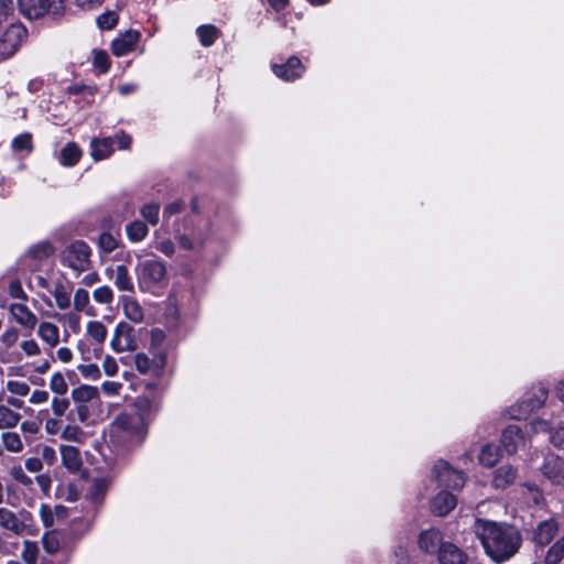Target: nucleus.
<instances>
[{
  "label": "nucleus",
  "instance_id": "4468645a",
  "mask_svg": "<svg viewBox=\"0 0 564 564\" xmlns=\"http://www.w3.org/2000/svg\"><path fill=\"white\" fill-rule=\"evenodd\" d=\"M523 442L524 435L519 426L511 424L503 429L501 433L500 443L503 451L507 454H516L519 445L522 444Z\"/></svg>",
  "mask_w": 564,
  "mask_h": 564
},
{
  "label": "nucleus",
  "instance_id": "6e6d98bb",
  "mask_svg": "<svg viewBox=\"0 0 564 564\" xmlns=\"http://www.w3.org/2000/svg\"><path fill=\"white\" fill-rule=\"evenodd\" d=\"M40 517L45 528H52L54 524V511L47 503H42L40 507Z\"/></svg>",
  "mask_w": 564,
  "mask_h": 564
},
{
  "label": "nucleus",
  "instance_id": "b1692460",
  "mask_svg": "<svg viewBox=\"0 0 564 564\" xmlns=\"http://www.w3.org/2000/svg\"><path fill=\"white\" fill-rule=\"evenodd\" d=\"M83 151L77 143L70 141L61 150L59 162L64 166H74L80 160Z\"/></svg>",
  "mask_w": 564,
  "mask_h": 564
},
{
  "label": "nucleus",
  "instance_id": "bb28decb",
  "mask_svg": "<svg viewBox=\"0 0 564 564\" xmlns=\"http://www.w3.org/2000/svg\"><path fill=\"white\" fill-rule=\"evenodd\" d=\"M149 232L147 223L142 220H133L126 226V234L131 242L142 241Z\"/></svg>",
  "mask_w": 564,
  "mask_h": 564
},
{
  "label": "nucleus",
  "instance_id": "e2e57ef3",
  "mask_svg": "<svg viewBox=\"0 0 564 564\" xmlns=\"http://www.w3.org/2000/svg\"><path fill=\"white\" fill-rule=\"evenodd\" d=\"M11 476H12V478H13L15 481H18V482H20V484H22V485H24V486H29V485H31V484H32L31 478H30L29 476H26V475H25V473H24V470L22 469V467H21V466H15V467H13V468L11 469Z\"/></svg>",
  "mask_w": 564,
  "mask_h": 564
},
{
  "label": "nucleus",
  "instance_id": "052dcab7",
  "mask_svg": "<svg viewBox=\"0 0 564 564\" xmlns=\"http://www.w3.org/2000/svg\"><path fill=\"white\" fill-rule=\"evenodd\" d=\"M45 431L47 434H51V435H56L57 433L62 432L61 417L54 416L51 419H46Z\"/></svg>",
  "mask_w": 564,
  "mask_h": 564
},
{
  "label": "nucleus",
  "instance_id": "680f3d73",
  "mask_svg": "<svg viewBox=\"0 0 564 564\" xmlns=\"http://www.w3.org/2000/svg\"><path fill=\"white\" fill-rule=\"evenodd\" d=\"M76 7L85 11H93L102 6L105 0H74Z\"/></svg>",
  "mask_w": 564,
  "mask_h": 564
},
{
  "label": "nucleus",
  "instance_id": "cd10ccee",
  "mask_svg": "<svg viewBox=\"0 0 564 564\" xmlns=\"http://www.w3.org/2000/svg\"><path fill=\"white\" fill-rule=\"evenodd\" d=\"M99 395L98 389L93 386L82 384L72 390V398L76 403L87 404Z\"/></svg>",
  "mask_w": 564,
  "mask_h": 564
},
{
  "label": "nucleus",
  "instance_id": "338daca9",
  "mask_svg": "<svg viewBox=\"0 0 564 564\" xmlns=\"http://www.w3.org/2000/svg\"><path fill=\"white\" fill-rule=\"evenodd\" d=\"M104 371L107 376L112 377L118 372V365L113 357L106 356L102 362Z\"/></svg>",
  "mask_w": 564,
  "mask_h": 564
},
{
  "label": "nucleus",
  "instance_id": "5fc2aeb1",
  "mask_svg": "<svg viewBox=\"0 0 564 564\" xmlns=\"http://www.w3.org/2000/svg\"><path fill=\"white\" fill-rule=\"evenodd\" d=\"M7 389L15 395L25 397L30 392V387L28 383L22 381L10 380L7 383Z\"/></svg>",
  "mask_w": 564,
  "mask_h": 564
},
{
  "label": "nucleus",
  "instance_id": "9d476101",
  "mask_svg": "<svg viewBox=\"0 0 564 564\" xmlns=\"http://www.w3.org/2000/svg\"><path fill=\"white\" fill-rule=\"evenodd\" d=\"M444 543L443 533L436 528L423 530L417 538L420 550L429 555H436Z\"/></svg>",
  "mask_w": 564,
  "mask_h": 564
},
{
  "label": "nucleus",
  "instance_id": "09e8293b",
  "mask_svg": "<svg viewBox=\"0 0 564 564\" xmlns=\"http://www.w3.org/2000/svg\"><path fill=\"white\" fill-rule=\"evenodd\" d=\"M93 296L97 303L109 304L113 300V292L108 285H102L94 291Z\"/></svg>",
  "mask_w": 564,
  "mask_h": 564
},
{
  "label": "nucleus",
  "instance_id": "37998d69",
  "mask_svg": "<svg viewBox=\"0 0 564 564\" xmlns=\"http://www.w3.org/2000/svg\"><path fill=\"white\" fill-rule=\"evenodd\" d=\"M96 23L101 30H111L118 23V14L115 11H106L96 18Z\"/></svg>",
  "mask_w": 564,
  "mask_h": 564
},
{
  "label": "nucleus",
  "instance_id": "2f4dec72",
  "mask_svg": "<svg viewBox=\"0 0 564 564\" xmlns=\"http://www.w3.org/2000/svg\"><path fill=\"white\" fill-rule=\"evenodd\" d=\"M122 306L123 313L128 319L133 323H140L143 321V310L134 299H124Z\"/></svg>",
  "mask_w": 564,
  "mask_h": 564
},
{
  "label": "nucleus",
  "instance_id": "a19ab883",
  "mask_svg": "<svg viewBox=\"0 0 564 564\" xmlns=\"http://www.w3.org/2000/svg\"><path fill=\"white\" fill-rule=\"evenodd\" d=\"M97 242L100 251L104 253H111L119 246L118 240L107 231H104L99 235Z\"/></svg>",
  "mask_w": 564,
  "mask_h": 564
},
{
  "label": "nucleus",
  "instance_id": "603ef678",
  "mask_svg": "<svg viewBox=\"0 0 564 564\" xmlns=\"http://www.w3.org/2000/svg\"><path fill=\"white\" fill-rule=\"evenodd\" d=\"M94 65L101 73H106L110 67L108 54L105 51H95L94 52Z\"/></svg>",
  "mask_w": 564,
  "mask_h": 564
},
{
  "label": "nucleus",
  "instance_id": "58836bf2",
  "mask_svg": "<svg viewBox=\"0 0 564 564\" xmlns=\"http://www.w3.org/2000/svg\"><path fill=\"white\" fill-rule=\"evenodd\" d=\"M50 389L56 394V397H63L67 393L68 384L62 372L56 371L52 375L50 380Z\"/></svg>",
  "mask_w": 564,
  "mask_h": 564
},
{
  "label": "nucleus",
  "instance_id": "6e6552de",
  "mask_svg": "<svg viewBox=\"0 0 564 564\" xmlns=\"http://www.w3.org/2000/svg\"><path fill=\"white\" fill-rule=\"evenodd\" d=\"M28 31L20 23L10 24L0 36V62L11 57L26 39Z\"/></svg>",
  "mask_w": 564,
  "mask_h": 564
},
{
  "label": "nucleus",
  "instance_id": "79ce46f5",
  "mask_svg": "<svg viewBox=\"0 0 564 564\" xmlns=\"http://www.w3.org/2000/svg\"><path fill=\"white\" fill-rule=\"evenodd\" d=\"M90 416V411L87 404L77 403L74 410H70L66 414L68 422H75L78 420L80 423H86Z\"/></svg>",
  "mask_w": 564,
  "mask_h": 564
},
{
  "label": "nucleus",
  "instance_id": "4be33fe9",
  "mask_svg": "<svg viewBox=\"0 0 564 564\" xmlns=\"http://www.w3.org/2000/svg\"><path fill=\"white\" fill-rule=\"evenodd\" d=\"M115 139L111 137L102 139H93L90 142L91 158L100 161L109 158L113 152Z\"/></svg>",
  "mask_w": 564,
  "mask_h": 564
},
{
  "label": "nucleus",
  "instance_id": "4c0bfd02",
  "mask_svg": "<svg viewBox=\"0 0 564 564\" xmlns=\"http://www.w3.org/2000/svg\"><path fill=\"white\" fill-rule=\"evenodd\" d=\"M3 447L12 453H19L23 449L22 441L15 432H4L2 434Z\"/></svg>",
  "mask_w": 564,
  "mask_h": 564
},
{
  "label": "nucleus",
  "instance_id": "69168bd1",
  "mask_svg": "<svg viewBox=\"0 0 564 564\" xmlns=\"http://www.w3.org/2000/svg\"><path fill=\"white\" fill-rule=\"evenodd\" d=\"M19 338V332L17 328L11 327L8 328L1 336V341L7 346L11 347L13 346Z\"/></svg>",
  "mask_w": 564,
  "mask_h": 564
},
{
  "label": "nucleus",
  "instance_id": "7c9ffc66",
  "mask_svg": "<svg viewBox=\"0 0 564 564\" xmlns=\"http://www.w3.org/2000/svg\"><path fill=\"white\" fill-rule=\"evenodd\" d=\"M115 285L120 291L133 292L134 286L126 264L117 265Z\"/></svg>",
  "mask_w": 564,
  "mask_h": 564
},
{
  "label": "nucleus",
  "instance_id": "72a5a7b5",
  "mask_svg": "<svg viewBox=\"0 0 564 564\" xmlns=\"http://www.w3.org/2000/svg\"><path fill=\"white\" fill-rule=\"evenodd\" d=\"M196 33L200 44L205 47L212 46L219 35L218 29L212 24L198 26Z\"/></svg>",
  "mask_w": 564,
  "mask_h": 564
},
{
  "label": "nucleus",
  "instance_id": "bf43d9fd",
  "mask_svg": "<svg viewBox=\"0 0 564 564\" xmlns=\"http://www.w3.org/2000/svg\"><path fill=\"white\" fill-rule=\"evenodd\" d=\"M42 425V419L26 420L22 422L21 430L25 434H36L39 433Z\"/></svg>",
  "mask_w": 564,
  "mask_h": 564
},
{
  "label": "nucleus",
  "instance_id": "864d4df0",
  "mask_svg": "<svg viewBox=\"0 0 564 564\" xmlns=\"http://www.w3.org/2000/svg\"><path fill=\"white\" fill-rule=\"evenodd\" d=\"M89 303V293L85 289H77L74 295V307L76 311H84Z\"/></svg>",
  "mask_w": 564,
  "mask_h": 564
},
{
  "label": "nucleus",
  "instance_id": "f704fd0d",
  "mask_svg": "<svg viewBox=\"0 0 564 564\" xmlns=\"http://www.w3.org/2000/svg\"><path fill=\"white\" fill-rule=\"evenodd\" d=\"M564 558V535L553 543L546 552L545 564H560Z\"/></svg>",
  "mask_w": 564,
  "mask_h": 564
},
{
  "label": "nucleus",
  "instance_id": "39448f33",
  "mask_svg": "<svg viewBox=\"0 0 564 564\" xmlns=\"http://www.w3.org/2000/svg\"><path fill=\"white\" fill-rule=\"evenodd\" d=\"M549 395V391L543 386L532 387L522 398L511 408V415L516 420H527L529 415L541 409Z\"/></svg>",
  "mask_w": 564,
  "mask_h": 564
},
{
  "label": "nucleus",
  "instance_id": "aec40b11",
  "mask_svg": "<svg viewBox=\"0 0 564 564\" xmlns=\"http://www.w3.org/2000/svg\"><path fill=\"white\" fill-rule=\"evenodd\" d=\"M10 312L14 319L22 326L33 329L37 323V317L29 307L21 303H13L10 306Z\"/></svg>",
  "mask_w": 564,
  "mask_h": 564
},
{
  "label": "nucleus",
  "instance_id": "6ab92c4d",
  "mask_svg": "<svg viewBox=\"0 0 564 564\" xmlns=\"http://www.w3.org/2000/svg\"><path fill=\"white\" fill-rule=\"evenodd\" d=\"M517 477V469L507 464L502 465L494 471L492 487L496 489H506L513 484Z\"/></svg>",
  "mask_w": 564,
  "mask_h": 564
},
{
  "label": "nucleus",
  "instance_id": "3c124183",
  "mask_svg": "<svg viewBox=\"0 0 564 564\" xmlns=\"http://www.w3.org/2000/svg\"><path fill=\"white\" fill-rule=\"evenodd\" d=\"M78 371L88 379L98 380L101 377L99 367L96 364L78 365Z\"/></svg>",
  "mask_w": 564,
  "mask_h": 564
},
{
  "label": "nucleus",
  "instance_id": "49530a36",
  "mask_svg": "<svg viewBox=\"0 0 564 564\" xmlns=\"http://www.w3.org/2000/svg\"><path fill=\"white\" fill-rule=\"evenodd\" d=\"M53 296L58 308L66 310L70 305V296L63 284H57L53 291Z\"/></svg>",
  "mask_w": 564,
  "mask_h": 564
},
{
  "label": "nucleus",
  "instance_id": "1a4fd4ad",
  "mask_svg": "<svg viewBox=\"0 0 564 564\" xmlns=\"http://www.w3.org/2000/svg\"><path fill=\"white\" fill-rule=\"evenodd\" d=\"M110 346L116 352L135 350L138 345L134 328L127 322H119L115 328Z\"/></svg>",
  "mask_w": 564,
  "mask_h": 564
},
{
  "label": "nucleus",
  "instance_id": "13d9d810",
  "mask_svg": "<svg viewBox=\"0 0 564 564\" xmlns=\"http://www.w3.org/2000/svg\"><path fill=\"white\" fill-rule=\"evenodd\" d=\"M8 293L13 299L26 300L28 295L24 292L21 282L15 279L9 283Z\"/></svg>",
  "mask_w": 564,
  "mask_h": 564
},
{
  "label": "nucleus",
  "instance_id": "5701e85b",
  "mask_svg": "<svg viewBox=\"0 0 564 564\" xmlns=\"http://www.w3.org/2000/svg\"><path fill=\"white\" fill-rule=\"evenodd\" d=\"M501 458V447L494 443H488L481 447L478 459L484 467H494Z\"/></svg>",
  "mask_w": 564,
  "mask_h": 564
},
{
  "label": "nucleus",
  "instance_id": "ea45409f",
  "mask_svg": "<svg viewBox=\"0 0 564 564\" xmlns=\"http://www.w3.org/2000/svg\"><path fill=\"white\" fill-rule=\"evenodd\" d=\"M21 556L25 564H36L39 557V546L36 542L24 541Z\"/></svg>",
  "mask_w": 564,
  "mask_h": 564
},
{
  "label": "nucleus",
  "instance_id": "f257e3e1",
  "mask_svg": "<svg viewBox=\"0 0 564 564\" xmlns=\"http://www.w3.org/2000/svg\"><path fill=\"white\" fill-rule=\"evenodd\" d=\"M474 528L486 554L497 564L510 560L521 547L522 535L512 524L476 519Z\"/></svg>",
  "mask_w": 564,
  "mask_h": 564
},
{
  "label": "nucleus",
  "instance_id": "c85d7f7f",
  "mask_svg": "<svg viewBox=\"0 0 564 564\" xmlns=\"http://www.w3.org/2000/svg\"><path fill=\"white\" fill-rule=\"evenodd\" d=\"M42 545L48 556L55 555L61 547V532L58 530L46 531L42 536Z\"/></svg>",
  "mask_w": 564,
  "mask_h": 564
},
{
  "label": "nucleus",
  "instance_id": "dca6fc26",
  "mask_svg": "<svg viewBox=\"0 0 564 564\" xmlns=\"http://www.w3.org/2000/svg\"><path fill=\"white\" fill-rule=\"evenodd\" d=\"M558 531V523L554 519L541 521L533 531V542L540 546L551 543Z\"/></svg>",
  "mask_w": 564,
  "mask_h": 564
},
{
  "label": "nucleus",
  "instance_id": "7ed1b4c3",
  "mask_svg": "<svg viewBox=\"0 0 564 564\" xmlns=\"http://www.w3.org/2000/svg\"><path fill=\"white\" fill-rule=\"evenodd\" d=\"M167 281V270L163 261L148 259L139 264L138 284L141 291H152Z\"/></svg>",
  "mask_w": 564,
  "mask_h": 564
},
{
  "label": "nucleus",
  "instance_id": "c9c22d12",
  "mask_svg": "<svg viewBox=\"0 0 564 564\" xmlns=\"http://www.w3.org/2000/svg\"><path fill=\"white\" fill-rule=\"evenodd\" d=\"M21 419L18 412L11 410L8 405H0V429L14 427Z\"/></svg>",
  "mask_w": 564,
  "mask_h": 564
},
{
  "label": "nucleus",
  "instance_id": "4d7b16f0",
  "mask_svg": "<svg viewBox=\"0 0 564 564\" xmlns=\"http://www.w3.org/2000/svg\"><path fill=\"white\" fill-rule=\"evenodd\" d=\"M166 338L165 333L160 328H153L150 333V346L149 349L162 348V344Z\"/></svg>",
  "mask_w": 564,
  "mask_h": 564
},
{
  "label": "nucleus",
  "instance_id": "20e7f679",
  "mask_svg": "<svg viewBox=\"0 0 564 564\" xmlns=\"http://www.w3.org/2000/svg\"><path fill=\"white\" fill-rule=\"evenodd\" d=\"M91 248L84 240L70 242L61 254V263L78 273L90 269Z\"/></svg>",
  "mask_w": 564,
  "mask_h": 564
},
{
  "label": "nucleus",
  "instance_id": "9b49d317",
  "mask_svg": "<svg viewBox=\"0 0 564 564\" xmlns=\"http://www.w3.org/2000/svg\"><path fill=\"white\" fill-rule=\"evenodd\" d=\"M541 471L553 484H562L564 481V459L558 455L547 454L544 457Z\"/></svg>",
  "mask_w": 564,
  "mask_h": 564
},
{
  "label": "nucleus",
  "instance_id": "393cba45",
  "mask_svg": "<svg viewBox=\"0 0 564 564\" xmlns=\"http://www.w3.org/2000/svg\"><path fill=\"white\" fill-rule=\"evenodd\" d=\"M55 252L54 246L48 240L40 241L35 245H32L28 250V257L36 260L43 261L48 259Z\"/></svg>",
  "mask_w": 564,
  "mask_h": 564
},
{
  "label": "nucleus",
  "instance_id": "423d86ee",
  "mask_svg": "<svg viewBox=\"0 0 564 564\" xmlns=\"http://www.w3.org/2000/svg\"><path fill=\"white\" fill-rule=\"evenodd\" d=\"M23 15L29 19H39L45 14L54 19L61 18L65 12V0H18Z\"/></svg>",
  "mask_w": 564,
  "mask_h": 564
},
{
  "label": "nucleus",
  "instance_id": "2eb2a0df",
  "mask_svg": "<svg viewBox=\"0 0 564 564\" xmlns=\"http://www.w3.org/2000/svg\"><path fill=\"white\" fill-rule=\"evenodd\" d=\"M457 505V498L452 491L441 490L431 500V511L437 517L448 514Z\"/></svg>",
  "mask_w": 564,
  "mask_h": 564
},
{
  "label": "nucleus",
  "instance_id": "0eeeda50",
  "mask_svg": "<svg viewBox=\"0 0 564 564\" xmlns=\"http://www.w3.org/2000/svg\"><path fill=\"white\" fill-rule=\"evenodd\" d=\"M434 479L438 488L447 491H459L466 482V475L453 468L448 462L438 459L433 467Z\"/></svg>",
  "mask_w": 564,
  "mask_h": 564
},
{
  "label": "nucleus",
  "instance_id": "de8ad7c7",
  "mask_svg": "<svg viewBox=\"0 0 564 564\" xmlns=\"http://www.w3.org/2000/svg\"><path fill=\"white\" fill-rule=\"evenodd\" d=\"M69 405H70L69 400L67 398H65L64 395L63 397L62 395L54 397L52 399V403H51V408H52L54 416L62 417V416L66 415L68 413L67 410L69 409Z\"/></svg>",
  "mask_w": 564,
  "mask_h": 564
},
{
  "label": "nucleus",
  "instance_id": "f03ea898",
  "mask_svg": "<svg viewBox=\"0 0 564 564\" xmlns=\"http://www.w3.org/2000/svg\"><path fill=\"white\" fill-rule=\"evenodd\" d=\"M133 406L134 411L121 412L112 424L132 445L141 446L148 436V419L160 410V401L156 397L139 395Z\"/></svg>",
  "mask_w": 564,
  "mask_h": 564
},
{
  "label": "nucleus",
  "instance_id": "473e14b6",
  "mask_svg": "<svg viewBox=\"0 0 564 564\" xmlns=\"http://www.w3.org/2000/svg\"><path fill=\"white\" fill-rule=\"evenodd\" d=\"M108 490V482L105 478L94 479L88 492V497L94 503H101Z\"/></svg>",
  "mask_w": 564,
  "mask_h": 564
},
{
  "label": "nucleus",
  "instance_id": "8fccbe9b",
  "mask_svg": "<svg viewBox=\"0 0 564 564\" xmlns=\"http://www.w3.org/2000/svg\"><path fill=\"white\" fill-rule=\"evenodd\" d=\"M134 366L140 373H153V367L150 361V357L144 352H138L134 356Z\"/></svg>",
  "mask_w": 564,
  "mask_h": 564
},
{
  "label": "nucleus",
  "instance_id": "774afa93",
  "mask_svg": "<svg viewBox=\"0 0 564 564\" xmlns=\"http://www.w3.org/2000/svg\"><path fill=\"white\" fill-rule=\"evenodd\" d=\"M156 249L169 258H171L175 252V246L171 239L160 241Z\"/></svg>",
  "mask_w": 564,
  "mask_h": 564
},
{
  "label": "nucleus",
  "instance_id": "ddd939ff",
  "mask_svg": "<svg viewBox=\"0 0 564 564\" xmlns=\"http://www.w3.org/2000/svg\"><path fill=\"white\" fill-rule=\"evenodd\" d=\"M436 556L440 564H467L468 562V554L448 541H445Z\"/></svg>",
  "mask_w": 564,
  "mask_h": 564
},
{
  "label": "nucleus",
  "instance_id": "a878e982",
  "mask_svg": "<svg viewBox=\"0 0 564 564\" xmlns=\"http://www.w3.org/2000/svg\"><path fill=\"white\" fill-rule=\"evenodd\" d=\"M37 335L48 344L50 347H55L59 341L58 327L50 322H42L37 329Z\"/></svg>",
  "mask_w": 564,
  "mask_h": 564
},
{
  "label": "nucleus",
  "instance_id": "c03bdc74",
  "mask_svg": "<svg viewBox=\"0 0 564 564\" xmlns=\"http://www.w3.org/2000/svg\"><path fill=\"white\" fill-rule=\"evenodd\" d=\"M12 148L14 151H26L28 153L32 152V134L29 132H24L15 137L12 140Z\"/></svg>",
  "mask_w": 564,
  "mask_h": 564
},
{
  "label": "nucleus",
  "instance_id": "a18cd8bd",
  "mask_svg": "<svg viewBox=\"0 0 564 564\" xmlns=\"http://www.w3.org/2000/svg\"><path fill=\"white\" fill-rule=\"evenodd\" d=\"M75 422H69L61 432V437L66 441L73 442H82V437L84 435L83 430L74 424Z\"/></svg>",
  "mask_w": 564,
  "mask_h": 564
},
{
  "label": "nucleus",
  "instance_id": "a211bd4d",
  "mask_svg": "<svg viewBox=\"0 0 564 564\" xmlns=\"http://www.w3.org/2000/svg\"><path fill=\"white\" fill-rule=\"evenodd\" d=\"M61 456L63 466L72 474L80 470L83 460L80 452L77 447L72 445L61 446Z\"/></svg>",
  "mask_w": 564,
  "mask_h": 564
},
{
  "label": "nucleus",
  "instance_id": "c756f323",
  "mask_svg": "<svg viewBox=\"0 0 564 564\" xmlns=\"http://www.w3.org/2000/svg\"><path fill=\"white\" fill-rule=\"evenodd\" d=\"M151 354L150 361L153 367V376L160 378L163 376L167 362V354L163 348L149 349Z\"/></svg>",
  "mask_w": 564,
  "mask_h": 564
},
{
  "label": "nucleus",
  "instance_id": "0e129e2a",
  "mask_svg": "<svg viewBox=\"0 0 564 564\" xmlns=\"http://www.w3.org/2000/svg\"><path fill=\"white\" fill-rule=\"evenodd\" d=\"M551 442L554 446L564 448V423H561L551 434Z\"/></svg>",
  "mask_w": 564,
  "mask_h": 564
},
{
  "label": "nucleus",
  "instance_id": "e433bc0d",
  "mask_svg": "<svg viewBox=\"0 0 564 564\" xmlns=\"http://www.w3.org/2000/svg\"><path fill=\"white\" fill-rule=\"evenodd\" d=\"M87 334L98 344H104L107 338V328L99 321H90L87 324Z\"/></svg>",
  "mask_w": 564,
  "mask_h": 564
},
{
  "label": "nucleus",
  "instance_id": "f3484780",
  "mask_svg": "<svg viewBox=\"0 0 564 564\" xmlns=\"http://www.w3.org/2000/svg\"><path fill=\"white\" fill-rule=\"evenodd\" d=\"M140 39L138 31L129 30L115 39L111 44V51L116 56H123L131 52Z\"/></svg>",
  "mask_w": 564,
  "mask_h": 564
},
{
  "label": "nucleus",
  "instance_id": "f8f14e48",
  "mask_svg": "<svg viewBox=\"0 0 564 564\" xmlns=\"http://www.w3.org/2000/svg\"><path fill=\"white\" fill-rule=\"evenodd\" d=\"M272 70L279 78L291 82L300 78L305 70V67L299 57L291 56L283 64H273Z\"/></svg>",
  "mask_w": 564,
  "mask_h": 564
},
{
  "label": "nucleus",
  "instance_id": "412c9836",
  "mask_svg": "<svg viewBox=\"0 0 564 564\" xmlns=\"http://www.w3.org/2000/svg\"><path fill=\"white\" fill-rule=\"evenodd\" d=\"M0 527L18 535L23 534L26 528L13 511L3 507L0 508Z\"/></svg>",
  "mask_w": 564,
  "mask_h": 564
}]
</instances>
